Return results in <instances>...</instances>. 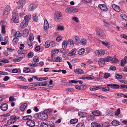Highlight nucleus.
Wrapping results in <instances>:
<instances>
[{"mask_svg":"<svg viewBox=\"0 0 127 127\" xmlns=\"http://www.w3.org/2000/svg\"><path fill=\"white\" fill-rule=\"evenodd\" d=\"M95 31L96 35L99 37H101V39H105V35L101 29L97 27L96 28Z\"/></svg>","mask_w":127,"mask_h":127,"instance_id":"nucleus-1","label":"nucleus"},{"mask_svg":"<svg viewBox=\"0 0 127 127\" xmlns=\"http://www.w3.org/2000/svg\"><path fill=\"white\" fill-rule=\"evenodd\" d=\"M62 14L61 12L56 11L54 15V19L56 21L59 22L62 20Z\"/></svg>","mask_w":127,"mask_h":127,"instance_id":"nucleus-2","label":"nucleus"},{"mask_svg":"<svg viewBox=\"0 0 127 127\" xmlns=\"http://www.w3.org/2000/svg\"><path fill=\"white\" fill-rule=\"evenodd\" d=\"M106 51L105 50L102 49H100L96 51L95 52V54L98 56H103L106 53Z\"/></svg>","mask_w":127,"mask_h":127,"instance_id":"nucleus-3","label":"nucleus"},{"mask_svg":"<svg viewBox=\"0 0 127 127\" xmlns=\"http://www.w3.org/2000/svg\"><path fill=\"white\" fill-rule=\"evenodd\" d=\"M37 6V4L36 3H32L30 4L28 8V10L29 11H32L35 9Z\"/></svg>","mask_w":127,"mask_h":127,"instance_id":"nucleus-4","label":"nucleus"},{"mask_svg":"<svg viewBox=\"0 0 127 127\" xmlns=\"http://www.w3.org/2000/svg\"><path fill=\"white\" fill-rule=\"evenodd\" d=\"M48 117V115L47 114H45L43 112L41 114L39 119L40 120L44 121L47 119Z\"/></svg>","mask_w":127,"mask_h":127,"instance_id":"nucleus-5","label":"nucleus"},{"mask_svg":"<svg viewBox=\"0 0 127 127\" xmlns=\"http://www.w3.org/2000/svg\"><path fill=\"white\" fill-rule=\"evenodd\" d=\"M26 124L28 126L32 127L35 126V123L32 120H30L27 122Z\"/></svg>","mask_w":127,"mask_h":127,"instance_id":"nucleus-6","label":"nucleus"},{"mask_svg":"<svg viewBox=\"0 0 127 127\" xmlns=\"http://www.w3.org/2000/svg\"><path fill=\"white\" fill-rule=\"evenodd\" d=\"M98 7L101 10L106 11L108 10V9L106 5L103 4H100L98 5Z\"/></svg>","mask_w":127,"mask_h":127,"instance_id":"nucleus-7","label":"nucleus"},{"mask_svg":"<svg viewBox=\"0 0 127 127\" xmlns=\"http://www.w3.org/2000/svg\"><path fill=\"white\" fill-rule=\"evenodd\" d=\"M8 105L6 103L2 104L0 106V108L1 110L3 111H6L8 109Z\"/></svg>","mask_w":127,"mask_h":127,"instance_id":"nucleus-8","label":"nucleus"},{"mask_svg":"<svg viewBox=\"0 0 127 127\" xmlns=\"http://www.w3.org/2000/svg\"><path fill=\"white\" fill-rule=\"evenodd\" d=\"M26 2L25 0H21L19 1L18 2V6L19 8H22L24 5L25 3Z\"/></svg>","mask_w":127,"mask_h":127,"instance_id":"nucleus-9","label":"nucleus"},{"mask_svg":"<svg viewBox=\"0 0 127 127\" xmlns=\"http://www.w3.org/2000/svg\"><path fill=\"white\" fill-rule=\"evenodd\" d=\"M10 118L12 121V124H13L15 122L16 120L19 119V117L17 116H12L10 117Z\"/></svg>","mask_w":127,"mask_h":127,"instance_id":"nucleus-10","label":"nucleus"},{"mask_svg":"<svg viewBox=\"0 0 127 127\" xmlns=\"http://www.w3.org/2000/svg\"><path fill=\"white\" fill-rule=\"evenodd\" d=\"M107 86H109V87L112 88L116 89H119L120 87V86L119 85L115 84H108Z\"/></svg>","mask_w":127,"mask_h":127,"instance_id":"nucleus-11","label":"nucleus"},{"mask_svg":"<svg viewBox=\"0 0 127 127\" xmlns=\"http://www.w3.org/2000/svg\"><path fill=\"white\" fill-rule=\"evenodd\" d=\"M105 61L104 59L102 58H100L98 61V62L99 65L101 67H103L105 64Z\"/></svg>","mask_w":127,"mask_h":127,"instance_id":"nucleus-12","label":"nucleus"},{"mask_svg":"<svg viewBox=\"0 0 127 127\" xmlns=\"http://www.w3.org/2000/svg\"><path fill=\"white\" fill-rule=\"evenodd\" d=\"M74 71L75 73H77L78 74H83V71L81 69L76 68L74 70Z\"/></svg>","mask_w":127,"mask_h":127,"instance_id":"nucleus-13","label":"nucleus"},{"mask_svg":"<svg viewBox=\"0 0 127 127\" xmlns=\"http://www.w3.org/2000/svg\"><path fill=\"white\" fill-rule=\"evenodd\" d=\"M112 7L116 11L119 12L120 11L121 9L120 7L118 6L115 4L112 5Z\"/></svg>","mask_w":127,"mask_h":127,"instance_id":"nucleus-14","label":"nucleus"},{"mask_svg":"<svg viewBox=\"0 0 127 127\" xmlns=\"http://www.w3.org/2000/svg\"><path fill=\"white\" fill-rule=\"evenodd\" d=\"M91 127H101L100 124L95 122H92L91 124Z\"/></svg>","mask_w":127,"mask_h":127,"instance_id":"nucleus-15","label":"nucleus"},{"mask_svg":"<svg viewBox=\"0 0 127 127\" xmlns=\"http://www.w3.org/2000/svg\"><path fill=\"white\" fill-rule=\"evenodd\" d=\"M28 25V23L23 20L21 23V27L22 28H24L27 27Z\"/></svg>","mask_w":127,"mask_h":127,"instance_id":"nucleus-16","label":"nucleus"},{"mask_svg":"<svg viewBox=\"0 0 127 127\" xmlns=\"http://www.w3.org/2000/svg\"><path fill=\"white\" fill-rule=\"evenodd\" d=\"M29 34V31L28 29H25L23 32L22 35L24 37L27 36Z\"/></svg>","mask_w":127,"mask_h":127,"instance_id":"nucleus-17","label":"nucleus"},{"mask_svg":"<svg viewBox=\"0 0 127 127\" xmlns=\"http://www.w3.org/2000/svg\"><path fill=\"white\" fill-rule=\"evenodd\" d=\"M99 40L100 43H101L103 45L106 46L108 48H109L111 47V45L109 42H107L106 41L104 42L100 40Z\"/></svg>","mask_w":127,"mask_h":127,"instance_id":"nucleus-18","label":"nucleus"},{"mask_svg":"<svg viewBox=\"0 0 127 127\" xmlns=\"http://www.w3.org/2000/svg\"><path fill=\"white\" fill-rule=\"evenodd\" d=\"M93 115L95 116H98L101 115V113L98 110H95L93 111L92 113Z\"/></svg>","mask_w":127,"mask_h":127,"instance_id":"nucleus-19","label":"nucleus"},{"mask_svg":"<svg viewBox=\"0 0 127 127\" xmlns=\"http://www.w3.org/2000/svg\"><path fill=\"white\" fill-rule=\"evenodd\" d=\"M32 119V117L31 115H27L24 116L22 119L23 120H31Z\"/></svg>","mask_w":127,"mask_h":127,"instance_id":"nucleus-20","label":"nucleus"},{"mask_svg":"<svg viewBox=\"0 0 127 127\" xmlns=\"http://www.w3.org/2000/svg\"><path fill=\"white\" fill-rule=\"evenodd\" d=\"M111 124L113 126H117L120 124V122L118 121L117 120H114L112 121Z\"/></svg>","mask_w":127,"mask_h":127,"instance_id":"nucleus-21","label":"nucleus"},{"mask_svg":"<svg viewBox=\"0 0 127 127\" xmlns=\"http://www.w3.org/2000/svg\"><path fill=\"white\" fill-rule=\"evenodd\" d=\"M31 18V16L30 15H26L24 17V20L28 23L30 20Z\"/></svg>","mask_w":127,"mask_h":127,"instance_id":"nucleus-22","label":"nucleus"},{"mask_svg":"<svg viewBox=\"0 0 127 127\" xmlns=\"http://www.w3.org/2000/svg\"><path fill=\"white\" fill-rule=\"evenodd\" d=\"M44 28L45 30H46L49 27V25L48 22L47 20H44Z\"/></svg>","mask_w":127,"mask_h":127,"instance_id":"nucleus-23","label":"nucleus"},{"mask_svg":"<svg viewBox=\"0 0 127 127\" xmlns=\"http://www.w3.org/2000/svg\"><path fill=\"white\" fill-rule=\"evenodd\" d=\"M13 21L12 20L11 21V22L12 23L13 22H14L16 23H18L19 21L18 16H16L14 17H12Z\"/></svg>","mask_w":127,"mask_h":127,"instance_id":"nucleus-24","label":"nucleus"},{"mask_svg":"<svg viewBox=\"0 0 127 127\" xmlns=\"http://www.w3.org/2000/svg\"><path fill=\"white\" fill-rule=\"evenodd\" d=\"M2 22H4V21H2L0 23V25H2V33H5L6 32L5 30V27L6 26L5 25L2 24Z\"/></svg>","mask_w":127,"mask_h":127,"instance_id":"nucleus-25","label":"nucleus"},{"mask_svg":"<svg viewBox=\"0 0 127 127\" xmlns=\"http://www.w3.org/2000/svg\"><path fill=\"white\" fill-rule=\"evenodd\" d=\"M9 12L4 10L3 14V17L4 19L6 18L8 16Z\"/></svg>","mask_w":127,"mask_h":127,"instance_id":"nucleus-26","label":"nucleus"},{"mask_svg":"<svg viewBox=\"0 0 127 127\" xmlns=\"http://www.w3.org/2000/svg\"><path fill=\"white\" fill-rule=\"evenodd\" d=\"M34 84H36V85H34V86H46L47 84V83H43L42 82H40V83H34Z\"/></svg>","mask_w":127,"mask_h":127,"instance_id":"nucleus-27","label":"nucleus"},{"mask_svg":"<svg viewBox=\"0 0 127 127\" xmlns=\"http://www.w3.org/2000/svg\"><path fill=\"white\" fill-rule=\"evenodd\" d=\"M55 61L57 62H61L62 60V58L60 57H56L54 58Z\"/></svg>","mask_w":127,"mask_h":127,"instance_id":"nucleus-28","label":"nucleus"},{"mask_svg":"<svg viewBox=\"0 0 127 127\" xmlns=\"http://www.w3.org/2000/svg\"><path fill=\"white\" fill-rule=\"evenodd\" d=\"M27 106V104L26 103H24L21 105L20 107V110L22 111H24L25 108Z\"/></svg>","mask_w":127,"mask_h":127,"instance_id":"nucleus-29","label":"nucleus"},{"mask_svg":"<svg viewBox=\"0 0 127 127\" xmlns=\"http://www.w3.org/2000/svg\"><path fill=\"white\" fill-rule=\"evenodd\" d=\"M65 12L67 13L70 14L72 13L71 7H68L65 10Z\"/></svg>","mask_w":127,"mask_h":127,"instance_id":"nucleus-30","label":"nucleus"},{"mask_svg":"<svg viewBox=\"0 0 127 127\" xmlns=\"http://www.w3.org/2000/svg\"><path fill=\"white\" fill-rule=\"evenodd\" d=\"M101 87L100 86H93L90 88V90L91 91H95L98 89H100Z\"/></svg>","mask_w":127,"mask_h":127,"instance_id":"nucleus-31","label":"nucleus"},{"mask_svg":"<svg viewBox=\"0 0 127 127\" xmlns=\"http://www.w3.org/2000/svg\"><path fill=\"white\" fill-rule=\"evenodd\" d=\"M87 119L89 120H93L94 118V116L93 115H88L87 117Z\"/></svg>","mask_w":127,"mask_h":127,"instance_id":"nucleus-32","label":"nucleus"},{"mask_svg":"<svg viewBox=\"0 0 127 127\" xmlns=\"http://www.w3.org/2000/svg\"><path fill=\"white\" fill-rule=\"evenodd\" d=\"M104 59L105 62H109L111 60L112 57L110 56H107L105 57Z\"/></svg>","mask_w":127,"mask_h":127,"instance_id":"nucleus-33","label":"nucleus"},{"mask_svg":"<svg viewBox=\"0 0 127 127\" xmlns=\"http://www.w3.org/2000/svg\"><path fill=\"white\" fill-rule=\"evenodd\" d=\"M77 50L76 49H72L68 54L69 55H73L75 54Z\"/></svg>","mask_w":127,"mask_h":127,"instance_id":"nucleus-34","label":"nucleus"},{"mask_svg":"<svg viewBox=\"0 0 127 127\" xmlns=\"http://www.w3.org/2000/svg\"><path fill=\"white\" fill-rule=\"evenodd\" d=\"M78 121V119H71L70 121V123L71 124H74L77 123Z\"/></svg>","mask_w":127,"mask_h":127,"instance_id":"nucleus-35","label":"nucleus"},{"mask_svg":"<svg viewBox=\"0 0 127 127\" xmlns=\"http://www.w3.org/2000/svg\"><path fill=\"white\" fill-rule=\"evenodd\" d=\"M12 17L18 16V14L17 11L15 10L13 11L12 13Z\"/></svg>","mask_w":127,"mask_h":127,"instance_id":"nucleus-36","label":"nucleus"},{"mask_svg":"<svg viewBox=\"0 0 127 127\" xmlns=\"http://www.w3.org/2000/svg\"><path fill=\"white\" fill-rule=\"evenodd\" d=\"M87 40H80L79 44L81 45H84L87 43Z\"/></svg>","mask_w":127,"mask_h":127,"instance_id":"nucleus-37","label":"nucleus"},{"mask_svg":"<svg viewBox=\"0 0 127 127\" xmlns=\"http://www.w3.org/2000/svg\"><path fill=\"white\" fill-rule=\"evenodd\" d=\"M85 51V49L84 48H81L79 50L78 54L80 55H82L84 53Z\"/></svg>","mask_w":127,"mask_h":127,"instance_id":"nucleus-38","label":"nucleus"},{"mask_svg":"<svg viewBox=\"0 0 127 127\" xmlns=\"http://www.w3.org/2000/svg\"><path fill=\"white\" fill-rule=\"evenodd\" d=\"M67 44V42L66 41H64L62 44V48H66Z\"/></svg>","mask_w":127,"mask_h":127,"instance_id":"nucleus-39","label":"nucleus"},{"mask_svg":"<svg viewBox=\"0 0 127 127\" xmlns=\"http://www.w3.org/2000/svg\"><path fill=\"white\" fill-rule=\"evenodd\" d=\"M33 18L34 21L36 22H37L38 20V18L37 16V15L36 14H33Z\"/></svg>","mask_w":127,"mask_h":127,"instance_id":"nucleus-40","label":"nucleus"},{"mask_svg":"<svg viewBox=\"0 0 127 127\" xmlns=\"http://www.w3.org/2000/svg\"><path fill=\"white\" fill-rule=\"evenodd\" d=\"M22 57H19L17 59H14L13 60V61L14 62H17L20 61L23 59Z\"/></svg>","mask_w":127,"mask_h":127,"instance_id":"nucleus-41","label":"nucleus"},{"mask_svg":"<svg viewBox=\"0 0 127 127\" xmlns=\"http://www.w3.org/2000/svg\"><path fill=\"white\" fill-rule=\"evenodd\" d=\"M37 64L35 63H29L28 65L29 66H30V67H35L36 66H38V65H37Z\"/></svg>","mask_w":127,"mask_h":127,"instance_id":"nucleus-42","label":"nucleus"},{"mask_svg":"<svg viewBox=\"0 0 127 127\" xmlns=\"http://www.w3.org/2000/svg\"><path fill=\"white\" fill-rule=\"evenodd\" d=\"M48 126H49L51 127H54L55 125L51 121H49L48 123Z\"/></svg>","mask_w":127,"mask_h":127,"instance_id":"nucleus-43","label":"nucleus"},{"mask_svg":"<svg viewBox=\"0 0 127 127\" xmlns=\"http://www.w3.org/2000/svg\"><path fill=\"white\" fill-rule=\"evenodd\" d=\"M59 52V50L58 49H56L52 51L51 53L52 55L56 54Z\"/></svg>","mask_w":127,"mask_h":127,"instance_id":"nucleus-44","label":"nucleus"},{"mask_svg":"<svg viewBox=\"0 0 127 127\" xmlns=\"http://www.w3.org/2000/svg\"><path fill=\"white\" fill-rule=\"evenodd\" d=\"M15 36L16 37L21 36L22 35V33H20L19 32L17 31L15 34Z\"/></svg>","mask_w":127,"mask_h":127,"instance_id":"nucleus-45","label":"nucleus"},{"mask_svg":"<svg viewBox=\"0 0 127 127\" xmlns=\"http://www.w3.org/2000/svg\"><path fill=\"white\" fill-rule=\"evenodd\" d=\"M108 85H107V86L106 87H105L102 88V90L104 92H106L107 91H108L109 89V86H107Z\"/></svg>","mask_w":127,"mask_h":127,"instance_id":"nucleus-46","label":"nucleus"},{"mask_svg":"<svg viewBox=\"0 0 127 127\" xmlns=\"http://www.w3.org/2000/svg\"><path fill=\"white\" fill-rule=\"evenodd\" d=\"M76 127H85V125L83 123H80L77 124Z\"/></svg>","mask_w":127,"mask_h":127,"instance_id":"nucleus-47","label":"nucleus"},{"mask_svg":"<svg viewBox=\"0 0 127 127\" xmlns=\"http://www.w3.org/2000/svg\"><path fill=\"white\" fill-rule=\"evenodd\" d=\"M53 111L52 110L50 109H47L44 110L43 112L45 114L49 113L52 112Z\"/></svg>","mask_w":127,"mask_h":127,"instance_id":"nucleus-48","label":"nucleus"},{"mask_svg":"<svg viewBox=\"0 0 127 127\" xmlns=\"http://www.w3.org/2000/svg\"><path fill=\"white\" fill-rule=\"evenodd\" d=\"M72 11V13L77 12L78 11V10L74 7H71Z\"/></svg>","mask_w":127,"mask_h":127,"instance_id":"nucleus-49","label":"nucleus"},{"mask_svg":"<svg viewBox=\"0 0 127 127\" xmlns=\"http://www.w3.org/2000/svg\"><path fill=\"white\" fill-rule=\"evenodd\" d=\"M1 61L2 63H7L9 62L8 60L5 58H3L1 60Z\"/></svg>","mask_w":127,"mask_h":127,"instance_id":"nucleus-50","label":"nucleus"},{"mask_svg":"<svg viewBox=\"0 0 127 127\" xmlns=\"http://www.w3.org/2000/svg\"><path fill=\"white\" fill-rule=\"evenodd\" d=\"M57 26V29L58 30L62 31L64 29V28L63 26H61L59 25H58Z\"/></svg>","mask_w":127,"mask_h":127,"instance_id":"nucleus-51","label":"nucleus"},{"mask_svg":"<svg viewBox=\"0 0 127 127\" xmlns=\"http://www.w3.org/2000/svg\"><path fill=\"white\" fill-rule=\"evenodd\" d=\"M31 70L30 69L26 68H24V69L23 70V72L26 73L29 72Z\"/></svg>","mask_w":127,"mask_h":127,"instance_id":"nucleus-52","label":"nucleus"},{"mask_svg":"<svg viewBox=\"0 0 127 127\" xmlns=\"http://www.w3.org/2000/svg\"><path fill=\"white\" fill-rule=\"evenodd\" d=\"M120 109L119 108H118L117 109V110L115 112V115L116 116H118L120 114Z\"/></svg>","mask_w":127,"mask_h":127,"instance_id":"nucleus-53","label":"nucleus"},{"mask_svg":"<svg viewBox=\"0 0 127 127\" xmlns=\"http://www.w3.org/2000/svg\"><path fill=\"white\" fill-rule=\"evenodd\" d=\"M4 42H2L1 43V44L2 45H5L6 44H8V40H4Z\"/></svg>","mask_w":127,"mask_h":127,"instance_id":"nucleus-54","label":"nucleus"},{"mask_svg":"<svg viewBox=\"0 0 127 127\" xmlns=\"http://www.w3.org/2000/svg\"><path fill=\"white\" fill-rule=\"evenodd\" d=\"M33 60L34 62H38L39 61V58L37 57L36 58L35 57H34L33 58Z\"/></svg>","mask_w":127,"mask_h":127,"instance_id":"nucleus-55","label":"nucleus"},{"mask_svg":"<svg viewBox=\"0 0 127 127\" xmlns=\"http://www.w3.org/2000/svg\"><path fill=\"white\" fill-rule=\"evenodd\" d=\"M40 126L41 127H48V125L44 123H42Z\"/></svg>","mask_w":127,"mask_h":127,"instance_id":"nucleus-56","label":"nucleus"},{"mask_svg":"<svg viewBox=\"0 0 127 127\" xmlns=\"http://www.w3.org/2000/svg\"><path fill=\"white\" fill-rule=\"evenodd\" d=\"M102 126L103 127H108L109 126V123L105 122L103 124H102Z\"/></svg>","mask_w":127,"mask_h":127,"instance_id":"nucleus-57","label":"nucleus"},{"mask_svg":"<svg viewBox=\"0 0 127 127\" xmlns=\"http://www.w3.org/2000/svg\"><path fill=\"white\" fill-rule=\"evenodd\" d=\"M113 63H116L118 62V60L116 58H112L111 60Z\"/></svg>","mask_w":127,"mask_h":127,"instance_id":"nucleus-58","label":"nucleus"},{"mask_svg":"<svg viewBox=\"0 0 127 127\" xmlns=\"http://www.w3.org/2000/svg\"><path fill=\"white\" fill-rule=\"evenodd\" d=\"M33 39L34 37L33 34L32 33H30L29 37V40H33Z\"/></svg>","mask_w":127,"mask_h":127,"instance_id":"nucleus-59","label":"nucleus"},{"mask_svg":"<svg viewBox=\"0 0 127 127\" xmlns=\"http://www.w3.org/2000/svg\"><path fill=\"white\" fill-rule=\"evenodd\" d=\"M15 99L13 96H11L9 97V101L12 102L15 101Z\"/></svg>","mask_w":127,"mask_h":127,"instance_id":"nucleus-60","label":"nucleus"},{"mask_svg":"<svg viewBox=\"0 0 127 127\" xmlns=\"http://www.w3.org/2000/svg\"><path fill=\"white\" fill-rule=\"evenodd\" d=\"M110 76V74L109 73H106L104 74L103 77L104 78H107Z\"/></svg>","mask_w":127,"mask_h":127,"instance_id":"nucleus-61","label":"nucleus"},{"mask_svg":"<svg viewBox=\"0 0 127 127\" xmlns=\"http://www.w3.org/2000/svg\"><path fill=\"white\" fill-rule=\"evenodd\" d=\"M126 62L124 60H121V64L122 66H125L126 63Z\"/></svg>","mask_w":127,"mask_h":127,"instance_id":"nucleus-62","label":"nucleus"},{"mask_svg":"<svg viewBox=\"0 0 127 127\" xmlns=\"http://www.w3.org/2000/svg\"><path fill=\"white\" fill-rule=\"evenodd\" d=\"M33 56V53L30 52L28 54V56L29 58H30L32 57Z\"/></svg>","mask_w":127,"mask_h":127,"instance_id":"nucleus-63","label":"nucleus"},{"mask_svg":"<svg viewBox=\"0 0 127 127\" xmlns=\"http://www.w3.org/2000/svg\"><path fill=\"white\" fill-rule=\"evenodd\" d=\"M116 77L118 79H121L123 77L122 75L119 74H116L115 75Z\"/></svg>","mask_w":127,"mask_h":127,"instance_id":"nucleus-64","label":"nucleus"}]
</instances>
